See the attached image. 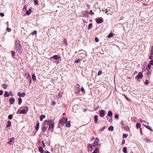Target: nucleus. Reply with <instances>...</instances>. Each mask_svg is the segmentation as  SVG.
Instances as JSON below:
<instances>
[{
	"mask_svg": "<svg viewBox=\"0 0 153 153\" xmlns=\"http://www.w3.org/2000/svg\"><path fill=\"white\" fill-rule=\"evenodd\" d=\"M99 148L97 147L94 150V152L95 153H97L99 151Z\"/></svg>",
	"mask_w": 153,
	"mask_h": 153,
	"instance_id": "nucleus-29",
	"label": "nucleus"
},
{
	"mask_svg": "<svg viewBox=\"0 0 153 153\" xmlns=\"http://www.w3.org/2000/svg\"><path fill=\"white\" fill-rule=\"evenodd\" d=\"M121 125H122L123 126L124 125V123L123 121H121Z\"/></svg>",
	"mask_w": 153,
	"mask_h": 153,
	"instance_id": "nucleus-59",
	"label": "nucleus"
},
{
	"mask_svg": "<svg viewBox=\"0 0 153 153\" xmlns=\"http://www.w3.org/2000/svg\"><path fill=\"white\" fill-rule=\"evenodd\" d=\"M81 91L82 93H83L85 91V90L83 87L81 88Z\"/></svg>",
	"mask_w": 153,
	"mask_h": 153,
	"instance_id": "nucleus-43",
	"label": "nucleus"
},
{
	"mask_svg": "<svg viewBox=\"0 0 153 153\" xmlns=\"http://www.w3.org/2000/svg\"><path fill=\"white\" fill-rule=\"evenodd\" d=\"M36 125L35 127V128L36 131L38 130L39 128V122H38L36 124Z\"/></svg>",
	"mask_w": 153,
	"mask_h": 153,
	"instance_id": "nucleus-13",
	"label": "nucleus"
},
{
	"mask_svg": "<svg viewBox=\"0 0 153 153\" xmlns=\"http://www.w3.org/2000/svg\"><path fill=\"white\" fill-rule=\"evenodd\" d=\"M43 126L42 127V131H46L47 128L48 126H45L44 125H43Z\"/></svg>",
	"mask_w": 153,
	"mask_h": 153,
	"instance_id": "nucleus-16",
	"label": "nucleus"
},
{
	"mask_svg": "<svg viewBox=\"0 0 153 153\" xmlns=\"http://www.w3.org/2000/svg\"><path fill=\"white\" fill-rule=\"evenodd\" d=\"M68 119L67 118L63 117L62 120H61L59 123L62 125H64L67 121Z\"/></svg>",
	"mask_w": 153,
	"mask_h": 153,
	"instance_id": "nucleus-3",
	"label": "nucleus"
},
{
	"mask_svg": "<svg viewBox=\"0 0 153 153\" xmlns=\"http://www.w3.org/2000/svg\"><path fill=\"white\" fill-rule=\"evenodd\" d=\"M18 104L19 105H20L21 104L22 100L21 98V97H19L18 98Z\"/></svg>",
	"mask_w": 153,
	"mask_h": 153,
	"instance_id": "nucleus-23",
	"label": "nucleus"
},
{
	"mask_svg": "<svg viewBox=\"0 0 153 153\" xmlns=\"http://www.w3.org/2000/svg\"><path fill=\"white\" fill-rule=\"evenodd\" d=\"M108 130L110 131H113L114 130V127L113 126H110L108 128Z\"/></svg>",
	"mask_w": 153,
	"mask_h": 153,
	"instance_id": "nucleus-26",
	"label": "nucleus"
},
{
	"mask_svg": "<svg viewBox=\"0 0 153 153\" xmlns=\"http://www.w3.org/2000/svg\"><path fill=\"white\" fill-rule=\"evenodd\" d=\"M15 139L14 137H12L10 140L8 142L9 144L10 145H13L14 143Z\"/></svg>",
	"mask_w": 153,
	"mask_h": 153,
	"instance_id": "nucleus-6",
	"label": "nucleus"
},
{
	"mask_svg": "<svg viewBox=\"0 0 153 153\" xmlns=\"http://www.w3.org/2000/svg\"><path fill=\"white\" fill-rule=\"evenodd\" d=\"M7 30L8 32H10L11 31V28H10L7 27Z\"/></svg>",
	"mask_w": 153,
	"mask_h": 153,
	"instance_id": "nucleus-49",
	"label": "nucleus"
},
{
	"mask_svg": "<svg viewBox=\"0 0 153 153\" xmlns=\"http://www.w3.org/2000/svg\"><path fill=\"white\" fill-rule=\"evenodd\" d=\"M15 47L17 49V52L19 53H21L22 51V48L21 46L20 42L18 40H16V41Z\"/></svg>",
	"mask_w": 153,
	"mask_h": 153,
	"instance_id": "nucleus-1",
	"label": "nucleus"
},
{
	"mask_svg": "<svg viewBox=\"0 0 153 153\" xmlns=\"http://www.w3.org/2000/svg\"><path fill=\"white\" fill-rule=\"evenodd\" d=\"M140 133L141 134H142V130H141V128H140Z\"/></svg>",
	"mask_w": 153,
	"mask_h": 153,
	"instance_id": "nucleus-64",
	"label": "nucleus"
},
{
	"mask_svg": "<svg viewBox=\"0 0 153 153\" xmlns=\"http://www.w3.org/2000/svg\"><path fill=\"white\" fill-rule=\"evenodd\" d=\"M89 14L90 15H93L94 14V13L93 12H92V10H91L89 12Z\"/></svg>",
	"mask_w": 153,
	"mask_h": 153,
	"instance_id": "nucleus-46",
	"label": "nucleus"
},
{
	"mask_svg": "<svg viewBox=\"0 0 153 153\" xmlns=\"http://www.w3.org/2000/svg\"><path fill=\"white\" fill-rule=\"evenodd\" d=\"M149 83V81L148 80L146 79L145 81V85H147Z\"/></svg>",
	"mask_w": 153,
	"mask_h": 153,
	"instance_id": "nucleus-40",
	"label": "nucleus"
},
{
	"mask_svg": "<svg viewBox=\"0 0 153 153\" xmlns=\"http://www.w3.org/2000/svg\"><path fill=\"white\" fill-rule=\"evenodd\" d=\"M32 78L34 81H35L36 79V76L34 74L32 75Z\"/></svg>",
	"mask_w": 153,
	"mask_h": 153,
	"instance_id": "nucleus-37",
	"label": "nucleus"
},
{
	"mask_svg": "<svg viewBox=\"0 0 153 153\" xmlns=\"http://www.w3.org/2000/svg\"><path fill=\"white\" fill-rule=\"evenodd\" d=\"M27 110L26 109H23L19 111V114H25L27 113Z\"/></svg>",
	"mask_w": 153,
	"mask_h": 153,
	"instance_id": "nucleus-11",
	"label": "nucleus"
},
{
	"mask_svg": "<svg viewBox=\"0 0 153 153\" xmlns=\"http://www.w3.org/2000/svg\"><path fill=\"white\" fill-rule=\"evenodd\" d=\"M9 94H10V95L11 96H13V94L12 92V91H10L9 92Z\"/></svg>",
	"mask_w": 153,
	"mask_h": 153,
	"instance_id": "nucleus-48",
	"label": "nucleus"
},
{
	"mask_svg": "<svg viewBox=\"0 0 153 153\" xmlns=\"http://www.w3.org/2000/svg\"><path fill=\"white\" fill-rule=\"evenodd\" d=\"M53 123V121L51 120H46L44 121L43 125L48 126V125H50Z\"/></svg>",
	"mask_w": 153,
	"mask_h": 153,
	"instance_id": "nucleus-2",
	"label": "nucleus"
},
{
	"mask_svg": "<svg viewBox=\"0 0 153 153\" xmlns=\"http://www.w3.org/2000/svg\"><path fill=\"white\" fill-rule=\"evenodd\" d=\"M7 125L6 126V127H10L11 125V122L10 121H8L7 122Z\"/></svg>",
	"mask_w": 153,
	"mask_h": 153,
	"instance_id": "nucleus-17",
	"label": "nucleus"
},
{
	"mask_svg": "<svg viewBox=\"0 0 153 153\" xmlns=\"http://www.w3.org/2000/svg\"><path fill=\"white\" fill-rule=\"evenodd\" d=\"M92 26V24L91 23H90L89 24L88 26V29H90V28H91Z\"/></svg>",
	"mask_w": 153,
	"mask_h": 153,
	"instance_id": "nucleus-34",
	"label": "nucleus"
},
{
	"mask_svg": "<svg viewBox=\"0 0 153 153\" xmlns=\"http://www.w3.org/2000/svg\"><path fill=\"white\" fill-rule=\"evenodd\" d=\"M144 126L147 129H149L150 130H152V128H151V127L149 126H146L145 125H144Z\"/></svg>",
	"mask_w": 153,
	"mask_h": 153,
	"instance_id": "nucleus-31",
	"label": "nucleus"
},
{
	"mask_svg": "<svg viewBox=\"0 0 153 153\" xmlns=\"http://www.w3.org/2000/svg\"><path fill=\"white\" fill-rule=\"evenodd\" d=\"M102 73V72L101 71H99L97 73V75L98 76L100 75Z\"/></svg>",
	"mask_w": 153,
	"mask_h": 153,
	"instance_id": "nucleus-42",
	"label": "nucleus"
},
{
	"mask_svg": "<svg viewBox=\"0 0 153 153\" xmlns=\"http://www.w3.org/2000/svg\"><path fill=\"white\" fill-rule=\"evenodd\" d=\"M128 136V134H124L123 135V137L124 138H126Z\"/></svg>",
	"mask_w": 153,
	"mask_h": 153,
	"instance_id": "nucleus-41",
	"label": "nucleus"
},
{
	"mask_svg": "<svg viewBox=\"0 0 153 153\" xmlns=\"http://www.w3.org/2000/svg\"><path fill=\"white\" fill-rule=\"evenodd\" d=\"M45 153H50L49 151H46L45 152Z\"/></svg>",
	"mask_w": 153,
	"mask_h": 153,
	"instance_id": "nucleus-62",
	"label": "nucleus"
},
{
	"mask_svg": "<svg viewBox=\"0 0 153 153\" xmlns=\"http://www.w3.org/2000/svg\"><path fill=\"white\" fill-rule=\"evenodd\" d=\"M149 58L150 59H153V56H149Z\"/></svg>",
	"mask_w": 153,
	"mask_h": 153,
	"instance_id": "nucleus-55",
	"label": "nucleus"
},
{
	"mask_svg": "<svg viewBox=\"0 0 153 153\" xmlns=\"http://www.w3.org/2000/svg\"><path fill=\"white\" fill-rule=\"evenodd\" d=\"M4 97H7L10 96V94L7 91H6L5 92V93H4Z\"/></svg>",
	"mask_w": 153,
	"mask_h": 153,
	"instance_id": "nucleus-15",
	"label": "nucleus"
},
{
	"mask_svg": "<svg viewBox=\"0 0 153 153\" xmlns=\"http://www.w3.org/2000/svg\"><path fill=\"white\" fill-rule=\"evenodd\" d=\"M95 20L97 24L101 23L103 21V18L101 17L97 18L95 19Z\"/></svg>",
	"mask_w": 153,
	"mask_h": 153,
	"instance_id": "nucleus-5",
	"label": "nucleus"
},
{
	"mask_svg": "<svg viewBox=\"0 0 153 153\" xmlns=\"http://www.w3.org/2000/svg\"><path fill=\"white\" fill-rule=\"evenodd\" d=\"M7 85L4 84H2L1 85L2 87L5 89L7 88Z\"/></svg>",
	"mask_w": 153,
	"mask_h": 153,
	"instance_id": "nucleus-25",
	"label": "nucleus"
},
{
	"mask_svg": "<svg viewBox=\"0 0 153 153\" xmlns=\"http://www.w3.org/2000/svg\"><path fill=\"white\" fill-rule=\"evenodd\" d=\"M3 94V91L2 90L0 91V95H1Z\"/></svg>",
	"mask_w": 153,
	"mask_h": 153,
	"instance_id": "nucleus-54",
	"label": "nucleus"
},
{
	"mask_svg": "<svg viewBox=\"0 0 153 153\" xmlns=\"http://www.w3.org/2000/svg\"><path fill=\"white\" fill-rule=\"evenodd\" d=\"M45 117V115H41L40 117V121H42L43 120V119Z\"/></svg>",
	"mask_w": 153,
	"mask_h": 153,
	"instance_id": "nucleus-18",
	"label": "nucleus"
},
{
	"mask_svg": "<svg viewBox=\"0 0 153 153\" xmlns=\"http://www.w3.org/2000/svg\"><path fill=\"white\" fill-rule=\"evenodd\" d=\"M11 53L12 57L14 58L15 56V52L14 51H11Z\"/></svg>",
	"mask_w": 153,
	"mask_h": 153,
	"instance_id": "nucleus-22",
	"label": "nucleus"
},
{
	"mask_svg": "<svg viewBox=\"0 0 153 153\" xmlns=\"http://www.w3.org/2000/svg\"><path fill=\"white\" fill-rule=\"evenodd\" d=\"M140 124L139 123H137L136 124V127L138 128H140Z\"/></svg>",
	"mask_w": 153,
	"mask_h": 153,
	"instance_id": "nucleus-36",
	"label": "nucleus"
},
{
	"mask_svg": "<svg viewBox=\"0 0 153 153\" xmlns=\"http://www.w3.org/2000/svg\"><path fill=\"white\" fill-rule=\"evenodd\" d=\"M25 93L24 92H23L22 94L20 92H19L17 94V95L19 97H23L25 96Z\"/></svg>",
	"mask_w": 153,
	"mask_h": 153,
	"instance_id": "nucleus-10",
	"label": "nucleus"
},
{
	"mask_svg": "<svg viewBox=\"0 0 153 153\" xmlns=\"http://www.w3.org/2000/svg\"><path fill=\"white\" fill-rule=\"evenodd\" d=\"M107 10H108L107 9H105V10L106 11L105 12V13H106L107 15L109 14H110L109 13H107V12H108Z\"/></svg>",
	"mask_w": 153,
	"mask_h": 153,
	"instance_id": "nucleus-57",
	"label": "nucleus"
},
{
	"mask_svg": "<svg viewBox=\"0 0 153 153\" xmlns=\"http://www.w3.org/2000/svg\"><path fill=\"white\" fill-rule=\"evenodd\" d=\"M151 55H153V46H152L151 49Z\"/></svg>",
	"mask_w": 153,
	"mask_h": 153,
	"instance_id": "nucleus-39",
	"label": "nucleus"
},
{
	"mask_svg": "<svg viewBox=\"0 0 153 153\" xmlns=\"http://www.w3.org/2000/svg\"><path fill=\"white\" fill-rule=\"evenodd\" d=\"M52 104L53 105H54L56 104V103L55 101H53L52 102Z\"/></svg>",
	"mask_w": 153,
	"mask_h": 153,
	"instance_id": "nucleus-60",
	"label": "nucleus"
},
{
	"mask_svg": "<svg viewBox=\"0 0 153 153\" xmlns=\"http://www.w3.org/2000/svg\"><path fill=\"white\" fill-rule=\"evenodd\" d=\"M105 111L104 110H101L99 112L100 116L101 117H104L105 116Z\"/></svg>",
	"mask_w": 153,
	"mask_h": 153,
	"instance_id": "nucleus-7",
	"label": "nucleus"
},
{
	"mask_svg": "<svg viewBox=\"0 0 153 153\" xmlns=\"http://www.w3.org/2000/svg\"><path fill=\"white\" fill-rule=\"evenodd\" d=\"M37 33V32L36 30H35L34 31H33L31 33V34L33 36L35 35Z\"/></svg>",
	"mask_w": 153,
	"mask_h": 153,
	"instance_id": "nucleus-33",
	"label": "nucleus"
},
{
	"mask_svg": "<svg viewBox=\"0 0 153 153\" xmlns=\"http://www.w3.org/2000/svg\"><path fill=\"white\" fill-rule=\"evenodd\" d=\"M100 140H99L98 138L97 137L95 138L94 140V141L93 143V145L94 146H99V143Z\"/></svg>",
	"mask_w": 153,
	"mask_h": 153,
	"instance_id": "nucleus-4",
	"label": "nucleus"
},
{
	"mask_svg": "<svg viewBox=\"0 0 153 153\" xmlns=\"http://www.w3.org/2000/svg\"><path fill=\"white\" fill-rule=\"evenodd\" d=\"M13 117V115L12 114H10L8 116V118L9 120H11L12 119Z\"/></svg>",
	"mask_w": 153,
	"mask_h": 153,
	"instance_id": "nucleus-35",
	"label": "nucleus"
},
{
	"mask_svg": "<svg viewBox=\"0 0 153 153\" xmlns=\"http://www.w3.org/2000/svg\"><path fill=\"white\" fill-rule=\"evenodd\" d=\"M151 68V65L149 64L148 65V68L149 69H150Z\"/></svg>",
	"mask_w": 153,
	"mask_h": 153,
	"instance_id": "nucleus-50",
	"label": "nucleus"
},
{
	"mask_svg": "<svg viewBox=\"0 0 153 153\" xmlns=\"http://www.w3.org/2000/svg\"><path fill=\"white\" fill-rule=\"evenodd\" d=\"M94 120L95 123H97L98 120V116L97 115H96L95 116H94Z\"/></svg>",
	"mask_w": 153,
	"mask_h": 153,
	"instance_id": "nucleus-20",
	"label": "nucleus"
},
{
	"mask_svg": "<svg viewBox=\"0 0 153 153\" xmlns=\"http://www.w3.org/2000/svg\"><path fill=\"white\" fill-rule=\"evenodd\" d=\"M38 0H34V2L35 5H37L38 4Z\"/></svg>",
	"mask_w": 153,
	"mask_h": 153,
	"instance_id": "nucleus-38",
	"label": "nucleus"
},
{
	"mask_svg": "<svg viewBox=\"0 0 153 153\" xmlns=\"http://www.w3.org/2000/svg\"><path fill=\"white\" fill-rule=\"evenodd\" d=\"M42 146H43L44 147H45V143H44V141L42 140Z\"/></svg>",
	"mask_w": 153,
	"mask_h": 153,
	"instance_id": "nucleus-58",
	"label": "nucleus"
},
{
	"mask_svg": "<svg viewBox=\"0 0 153 153\" xmlns=\"http://www.w3.org/2000/svg\"><path fill=\"white\" fill-rule=\"evenodd\" d=\"M108 115L109 116L111 117L112 115V113L111 111H109L108 112Z\"/></svg>",
	"mask_w": 153,
	"mask_h": 153,
	"instance_id": "nucleus-28",
	"label": "nucleus"
},
{
	"mask_svg": "<svg viewBox=\"0 0 153 153\" xmlns=\"http://www.w3.org/2000/svg\"><path fill=\"white\" fill-rule=\"evenodd\" d=\"M143 76L141 72L139 73V74L136 76V79H141Z\"/></svg>",
	"mask_w": 153,
	"mask_h": 153,
	"instance_id": "nucleus-9",
	"label": "nucleus"
},
{
	"mask_svg": "<svg viewBox=\"0 0 153 153\" xmlns=\"http://www.w3.org/2000/svg\"><path fill=\"white\" fill-rule=\"evenodd\" d=\"M15 101V99L13 97H11L9 100V102L10 104H13Z\"/></svg>",
	"mask_w": 153,
	"mask_h": 153,
	"instance_id": "nucleus-8",
	"label": "nucleus"
},
{
	"mask_svg": "<svg viewBox=\"0 0 153 153\" xmlns=\"http://www.w3.org/2000/svg\"><path fill=\"white\" fill-rule=\"evenodd\" d=\"M52 57L56 60L59 59L60 58V56L56 55H54L52 56Z\"/></svg>",
	"mask_w": 153,
	"mask_h": 153,
	"instance_id": "nucleus-12",
	"label": "nucleus"
},
{
	"mask_svg": "<svg viewBox=\"0 0 153 153\" xmlns=\"http://www.w3.org/2000/svg\"><path fill=\"white\" fill-rule=\"evenodd\" d=\"M99 39L97 37H96L95 38V41L96 42H98L99 41Z\"/></svg>",
	"mask_w": 153,
	"mask_h": 153,
	"instance_id": "nucleus-45",
	"label": "nucleus"
},
{
	"mask_svg": "<svg viewBox=\"0 0 153 153\" xmlns=\"http://www.w3.org/2000/svg\"><path fill=\"white\" fill-rule=\"evenodd\" d=\"M39 150L41 153H44V150L42 147L41 146L39 147Z\"/></svg>",
	"mask_w": 153,
	"mask_h": 153,
	"instance_id": "nucleus-14",
	"label": "nucleus"
},
{
	"mask_svg": "<svg viewBox=\"0 0 153 153\" xmlns=\"http://www.w3.org/2000/svg\"><path fill=\"white\" fill-rule=\"evenodd\" d=\"M115 118L117 119L118 117V115L117 114H116L115 115Z\"/></svg>",
	"mask_w": 153,
	"mask_h": 153,
	"instance_id": "nucleus-53",
	"label": "nucleus"
},
{
	"mask_svg": "<svg viewBox=\"0 0 153 153\" xmlns=\"http://www.w3.org/2000/svg\"><path fill=\"white\" fill-rule=\"evenodd\" d=\"M54 123L52 124H51L49 125V126L48 128V130H50L53 129L54 126Z\"/></svg>",
	"mask_w": 153,
	"mask_h": 153,
	"instance_id": "nucleus-21",
	"label": "nucleus"
},
{
	"mask_svg": "<svg viewBox=\"0 0 153 153\" xmlns=\"http://www.w3.org/2000/svg\"><path fill=\"white\" fill-rule=\"evenodd\" d=\"M62 94L61 93H59L58 95V96H59L60 97H61Z\"/></svg>",
	"mask_w": 153,
	"mask_h": 153,
	"instance_id": "nucleus-61",
	"label": "nucleus"
},
{
	"mask_svg": "<svg viewBox=\"0 0 153 153\" xmlns=\"http://www.w3.org/2000/svg\"><path fill=\"white\" fill-rule=\"evenodd\" d=\"M25 109H26V110H27V111L28 109V107H25Z\"/></svg>",
	"mask_w": 153,
	"mask_h": 153,
	"instance_id": "nucleus-63",
	"label": "nucleus"
},
{
	"mask_svg": "<svg viewBox=\"0 0 153 153\" xmlns=\"http://www.w3.org/2000/svg\"><path fill=\"white\" fill-rule=\"evenodd\" d=\"M63 42L64 43H65L66 45L67 44V42L66 39H64L63 40Z\"/></svg>",
	"mask_w": 153,
	"mask_h": 153,
	"instance_id": "nucleus-44",
	"label": "nucleus"
},
{
	"mask_svg": "<svg viewBox=\"0 0 153 153\" xmlns=\"http://www.w3.org/2000/svg\"><path fill=\"white\" fill-rule=\"evenodd\" d=\"M105 127H103L99 131H101L105 129Z\"/></svg>",
	"mask_w": 153,
	"mask_h": 153,
	"instance_id": "nucleus-56",
	"label": "nucleus"
},
{
	"mask_svg": "<svg viewBox=\"0 0 153 153\" xmlns=\"http://www.w3.org/2000/svg\"><path fill=\"white\" fill-rule=\"evenodd\" d=\"M149 64L151 65H153V60L151 61Z\"/></svg>",
	"mask_w": 153,
	"mask_h": 153,
	"instance_id": "nucleus-52",
	"label": "nucleus"
},
{
	"mask_svg": "<svg viewBox=\"0 0 153 153\" xmlns=\"http://www.w3.org/2000/svg\"><path fill=\"white\" fill-rule=\"evenodd\" d=\"M123 95L124 96L127 100H129V98L128 97H126L125 94H123Z\"/></svg>",
	"mask_w": 153,
	"mask_h": 153,
	"instance_id": "nucleus-51",
	"label": "nucleus"
},
{
	"mask_svg": "<svg viewBox=\"0 0 153 153\" xmlns=\"http://www.w3.org/2000/svg\"><path fill=\"white\" fill-rule=\"evenodd\" d=\"M31 10L29 9L28 11H26V13L27 15H28L30 14L31 13Z\"/></svg>",
	"mask_w": 153,
	"mask_h": 153,
	"instance_id": "nucleus-27",
	"label": "nucleus"
},
{
	"mask_svg": "<svg viewBox=\"0 0 153 153\" xmlns=\"http://www.w3.org/2000/svg\"><path fill=\"white\" fill-rule=\"evenodd\" d=\"M114 35V34L112 33H110L109 35L108 36V38H111Z\"/></svg>",
	"mask_w": 153,
	"mask_h": 153,
	"instance_id": "nucleus-32",
	"label": "nucleus"
},
{
	"mask_svg": "<svg viewBox=\"0 0 153 153\" xmlns=\"http://www.w3.org/2000/svg\"><path fill=\"white\" fill-rule=\"evenodd\" d=\"M71 122L70 121H68L66 124V126L67 127H70L71 126Z\"/></svg>",
	"mask_w": 153,
	"mask_h": 153,
	"instance_id": "nucleus-19",
	"label": "nucleus"
},
{
	"mask_svg": "<svg viewBox=\"0 0 153 153\" xmlns=\"http://www.w3.org/2000/svg\"><path fill=\"white\" fill-rule=\"evenodd\" d=\"M82 60L81 59H78L77 60H76L74 61V63H77L80 62V61Z\"/></svg>",
	"mask_w": 153,
	"mask_h": 153,
	"instance_id": "nucleus-30",
	"label": "nucleus"
},
{
	"mask_svg": "<svg viewBox=\"0 0 153 153\" xmlns=\"http://www.w3.org/2000/svg\"><path fill=\"white\" fill-rule=\"evenodd\" d=\"M127 148L126 147H124L123 148V151L124 153H127Z\"/></svg>",
	"mask_w": 153,
	"mask_h": 153,
	"instance_id": "nucleus-24",
	"label": "nucleus"
},
{
	"mask_svg": "<svg viewBox=\"0 0 153 153\" xmlns=\"http://www.w3.org/2000/svg\"><path fill=\"white\" fill-rule=\"evenodd\" d=\"M0 16L1 17H3L4 16V13H0Z\"/></svg>",
	"mask_w": 153,
	"mask_h": 153,
	"instance_id": "nucleus-47",
	"label": "nucleus"
}]
</instances>
